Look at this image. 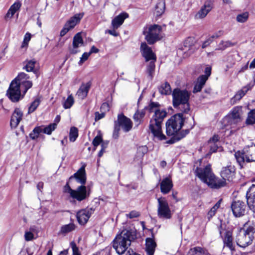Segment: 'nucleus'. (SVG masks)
<instances>
[{"instance_id":"obj_50","label":"nucleus","mask_w":255,"mask_h":255,"mask_svg":"<svg viewBox=\"0 0 255 255\" xmlns=\"http://www.w3.org/2000/svg\"><path fill=\"white\" fill-rule=\"evenodd\" d=\"M220 137L218 134H214L208 140V144H220Z\"/></svg>"},{"instance_id":"obj_21","label":"nucleus","mask_w":255,"mask_h":255,"mask_svg":"<svg viewBox=\"0 0 255 255\" xmlns=\"http://www.w3.org/2000/svg\"><path fill=\"white\" fill-rule=\"evenodd\" d=\"M84 44V41L81 36V33L79 32L76 34L73 39V48L70 50V52L72 54H75L79 52L77 48L82 46Z\"/></svg>"},{"instance_id":"obj_27","label":"nucleus","mask_w":255,"mask_h":255,"mask_svg":"<svg viewBox=\"0 0 255 255\" xmlns=\"http://www.w3.org/2000/svg\"><path fill=\"white\" fill-rule=\"evenodd\" d=\"M84 14L83 12L75 14L66 22L65 23L66 26H68L71 29L73 28L76 24L80 22L81 19L83 17Z\"/></svg>"},{"instance_id":"obj_30","label":"nucleus","mask_w":255,"mask_h":255,"mask_svg":"<svg viewBox=\"0 0 255 255\" xmlns=\"http://www.w3.org/2000/svg\"><path fill=\"white\" fill-rule=\"evenodd\" d=\"M223 239L224 246L229 248L231 250H235L233 244V238L232 233L230 231H226L225 236Z\"/></svg>"},{"instance_id":"obj_13","label":"nucleus","mask_w":255,"mask_h":255,"mask_svg":"<svg viewBox=\"0 0 255 255\" xmlns=\"http://www.w3.org/2000/svg\"><path fill=\"white\" fill-rule=\"evenodd\" d=\"M29 79V76L27 74L21 72L12 80L15 81L21 89L23 90V95H25L27 90L32 86V82Z\"/></svg>"},{"instance_id":"obj_31","label":"nucleus","mask_w":255,"mask_h":255,"mask_svg":"<svg viewBox=\"0 0 255 255\" xmlns=\"http://www.w3.org/2000/svg\"><path fill=\"white\" fill-rule=\"evenodd\" d=\"M194 126L195 122L194 121V118L192 117L191 119V122L189 125L187 127L188 128L185 130H182L179 133L176 135V141H178L184 137L187 134L189 133L190 130L193 128Z\"/></svg>"},{"instance_id":"obj_9","label":"nucleus","mask_w":255,"mask_h":255,"mask_svg":"<svg viewBox=\"0 0 255 255\" xmlns=\"http://www.w3.org/2000/svg\"><path fill=\"white\" fill-rule=\"evenodd\" d=\"M242 107L236 106L232 109L228 115L223 119L225 126L235 125L242 121Z\"/></svg>"},{"instance_id":"obj_40","label":"nucleus","mask_w":255,"mask_h":255,"mask_svg":"<svg viewBox=\"0 0 255 255\" xmlns=\"http://www.w3.org/2000/svg\"><path fill=\"white\" fill-rule=\"evenodd\" d=\"M249 17V12L245 11L238 14L236 17V20L240 23H245L248 20Z\"/></svg>"},{"instance_id":"obj_38","label":"nucleus","mask_w":255,"mask_h":255,"mask_svg":"<svg viewBox=\"0 0 255 255\" xmlns=\"http://www.w3.org/2000/svg\"><path fill=\"white\" fill-rule=\"evenodd\" d=\"M159 91L162 95H169L171 92V89L169 84L166 82L159 88Z\"/></svg>"},{"instance_id":"obj_16","label":"nucleus","mask_w":255,"mask_h":255,"mask_svg":"<svg viewBox=\"0 0 255 255\" xmlns=\"http://www.w3.org/2000/svg\"><path fill=\"white\" fill-rule=\"evenodd\" d=\"M94 209L86 208L79 211L76 214L78 223L80 225H85L88 222L91 215L94 213Z\"/></svg>"},{"instance_id":"obj_52","label":"nucleus","mask_w":255,"mask_h":255,"mask_svg":"<svg viewBox=\"0 0 255 255\" xmlns=\"http://www.w3.org/2000/svg\"><path fill=\"white\" fill-rule=\"evenodd\" d=\"M140 216L139 212L135 210L131 211L129 213L127 214L126 216L129 219H133L134 218H137Z\"/></svg>"},{"instance_id":"obj_43","label":"nucleus","mask_w":255,"mask_h":255,"mask_svg":"<svg viewBox=\"0 0 255 255\" xmlns=\"http://www.w3.org/2000/svg\"><path fill=\"white\" fill-rule=\"evenodd\" d=\"M78 136V128L75 127L71 128L69 133V139L70 141L74 142L75 141Z\"/></svg>"},{"instance_id":"obj_60","label":"nucleus","mask_w":255,"mask_h":255,"mask_svg":"<svg viewBox=\"0 0 255 255\" xmlns=\"http://www.w3.org/2000/svg\"><path fill=\"white\" fill-rule=\"evenodd\" d=\"M213 42V41L212 40V38H210L209 37L203 42L202 45V48H205L206 47H207V46H208L212 42Z\"/></svg>"},{"instance_id":"obj_33","label":"nucleus","mask_w":255,"mask_h":255,"mask_svg":"<svg viewBox=\"0 0 255 255\" xmlns=\"http://www.w3.org/2000/svg\"><path fill=\"white\" fill-rule=\"evenodd\" d=\"M165 8V3L163 0H159L156 3L155 8V13L156 16H160L164 13Z\"/></svg>"},{"instance_id":"obj_57","label":"nucleus","mask_w":255,"mask_h":255,"mask_svg":"<svg viewBox=\"0 0 255 255\" xmlns=\"http://www.w3.org/2000/svg\"><path fill=\"white\" fill-rule=\"evenodd\" d=\"M105 116V114L101 112V113H99L98 112H96L95 113V121L96 122L103 119Z\"/></svg>"},{"instance_id":"obj_4","label":"nucleus","mask_w":255,"mask_h":255,"mask_svg":"<svg viewBox=\"0 0 255 255\" xmlns=\"http://www.w3.org/2000/svg\"><path fill=\"white\" fill-rule=\"evenodd\" d=\"M190 93L186 90L178 88L174 89L172 92L173 107L184 114H188L190 111L189 100Z\"/></svg>"},{"instance_id":"obj_28","label":"nucleus","mask_w":255,"mask_h":255,"mask_svg":"<svg viewBox=\"0 0 255 255\" xmlns=\"http://www.w3.org/2000/svg\"><path fill=\"white\" fill-rule=\"evenodd\" d=\"M90 87L91 84L90 82H88L86 84H82L79 89L77 91L76 95L80 99H84L87 97Z\"/></svg>"},{"instance_id":"obj_23","label":"nucleus","mask_w":255,"mask_h":255,"mask_svg":"<svg viewBox=\"0 0 255 255\" xmlns=\"http://www.w3.org/2000/svg\"><path fill=\"white\" fill-rule=\"evenodd\" d=\"M213 8L211 3L209 1H206L204 4L201 7L200 9L195 15L196 19H202L206 16L208 13Z\"/></svg>"},{"instance_id":"obj_42","label":"nucleus","mask_w":255,"mask_h":255,"mask_svg":"<svg viewBox=\"0 0 255 255\" xmlns=\"http://www.w3.org/2000/svg\"><path fill=\"white\" fill-rule=\"evenodd\" d=\"M145 116V112L144 110L137 111L133 115V118L134 121L137 123V125H139L141 122L142 119Z\"/></svg>"},{"instance_id":"obj_24","label":"nucleus","mask_w":255,"mask_h":255,"mask_svg":"<svg viewBox=\"0 0 255 255\" xmlns=\"http://www.w3.org/2000/svg\"><path fill=\"white\" fill-rule=\"evenodd\" d=\"M23 113L19 108H16L13 113L10 120V126L11 128H15L18 125L22 120Z\"/></svg>"},{"instance_id":"obj_26","label":"nucleus","mask_w":255,"mask_h":255,"mask_svg":"<svg viewBox=\"0 0 255 255\" xmlns=\"http://www.w3.org/2000/svg\"><path fill=\"white\" fill-rule=\"evenodd\" d=\"M128 14L126 12L120 14L116 16L112 21V25L114 29L118 28L124 22L125 19L128 17Z\"/></svg>"},{"instance_id":"obj_41","label":"nucleus","mask_w":255,"mask_h":255,"mask_svg":"<svg viewBox=\"0 0 255 255\" xmlns=\"http://www.w3.org/2000/svg\"><path fill=\"white\" fill-rule=\"evenodd\" d=\"M41 102V99L39 97H36L34 100L31 103L29 108L28 114L33 113L38 107Z\"/></svg>"},{"instance_id":"obj_51","label":"nucleus","mask_w":255,"mask_h":255,"mask_svg":"<svg viewBox=\"0 0 255 255\" xmlns=\"http://www.w3.org/2000/svg\"><path fill=\"white\" fill-rule=\"evenodd\" d=\"M70 246L72 249L73 255H81L79 248L74 241L71 242Z\"/></svg>"},{"instance_id":"obj_55","label":"nucleus","mask_w":255,"mask_h":255,"mask_svg":"<svg viewBox=\"0 0 255 255\" xmlns=\"http://www.w3.org/2000/svg\"><path fill=\"white\" fill-rule=\"evenodd\" d=\"M100 110L101 112L105 114L110 110L109 104L107 103H103L101 106Z\"/></svg>"},{"instance_id":"obj_7","label":"nucleus","mask_w":255,"mask_h":255,"mask_svg":"<svg viewBox=\"0 0 255 255\" xmlns=\"http://www.w3.org/2000/svg\"><path fill=\"white\" fill-rule=\"evenodd\" d=\"M235 156L241 167H243L245 162L255 161V144L245 146L242 151L236 152Z\"/></svg>"},{"instance_id":"obj_32","label":"nucleus","mask_w":255,"mask_h":255,"mask_svg":"<svg viewBox=\"0 0 255 255\" xmlns=\"http://www.w3.org/2000/svg\"><path fill=\"white\" fill-rule=\"evenodd\" d=\"M207 81V78L205 77H199L193 89V93L200 92Z\"/></svg>"},{"instance_id":"obj_3","label":"nucleus","mask_w":255,"mask_h":255,"mask_svg":"<svg viewBox=\"0 0 255 255\" xmlns=\"http://www.w3.org/2000/svg\"><path fill=\"white\" fill-rule=\"evenodd\" d=\"M136 239V233L135 230L125 229L113 241V248L118 254L122 255L130 246L131 242Z\"/></svg>"},{"instance_id":"obj_20","label":"nucleus","mask_w":255,"mask_h":255,"mask_svg":"<svg viewBox=\"0 0 255 255\" xmlns=\"http://www.w3.org/2000/svg\"><path fill=\"white\" fill-rule=\"evenodd\" d=\"M206 183L213 189H219L226 185L225 180L216 177L214 174Z\"/></svg>"},{"instance_id":"obj_39","label":"nucleus","mask_w":255,"mask_h":255,"mask_svg":"<svg viewBox=\"0 0 255 255\" xmlns=\"http://www.w3.org/2000/svg\"><path fill=\"white\" fill-rule=\"evenodd\" d=\"M246 124L247 125H253L255 124V109L251 110L248 113Z\"/></svg>"},{"instance_id":"obj_63","label":"nucleus","mask_w":255,"mask_h":255,"mask_svg":"<svg viewBox=\"0 0 255 255\" xmlns=\"http://www.w3.org/2000/svg\"><path fill=\"white\" fill-rule=\"evenodd\" d=\"M15 13V12H14L12 10H10V9L9 8L7 12L5 15V19H6L7 18H11L13 16Z\"/></svg>"},{"instance_id":"obj_15","label":"nucleus","mask_w":255,"mask_h":255,"mask_svg":"<svg viewBox=\"0 0 255 255\" xmlns=\"http://www.w3.org/2000/svg\"><path fill=\"white\" fill-rule=\"evenodd\" d=\"M195 173L196 175L205 183L213 174L210 164H208L204 168L197 167Z\"/></svg>"},{"instance_id":"obj_62","label":"nucleus","mask_w":255,"mask_h":255,"mask_svg":"<svg viewBox=\"0 0 255 255\" xmlns=\"http://www.w3.org/2000/svg\"><path fill=\"white\" fill-rule=\"evenodd\" d=\"M217 210V209L213 206L208 212V215L209 217L210 218H212L213 216H214Z\"/></svg>"},{"instance_id":"obj_2","label":"nucleus","mask_w":255,"mask_h":255,"mask_svg":"<svg viewBox=\"0 0 255 255\" xmlns=\"http://www.w3.org/2000/svg\"><path fill=\"white\" fill-rule=\"evenodd\" d=\"M86 166V164L84 163L82 167L69 178V180L75 179L77 182L81 184L80 186H78L76 189L74 190L71 189L69 183H67L63 188L64 192L68 193L72 198L76 199L79 202L86 200L90 194V191L88 190L85 186L87 180Z\"/></svg>"},{"instance_id":"obj_1","label":"nucleus","mask_w":255,"mask_h":255,"mask_svg":"<svg viewBox=\"0 0 255 255\" xmlns=\"http://www.w3.org/2000/svg\"><path fill=\"white\" fill-rule=\"evenodd\" d=\"M159 107L160 104L158 103L151 102L144 109L150 113H154L149 121L148 132L151 133L154 138L159 140H163L166 137L162 132V124L167 115V113L164 110H160Z\"/></svg>"},{"instance_id":"obj_53","label":"nucleus","mask_w":255,"mask_h":255,"mask_svg":"<svg viewBox=\"0 0 255 255\" xmlns=\"http://www.w3.org/2000/svg\"><path fill=\"white\" fill-rule=\"evenodd\" d=\"M21 5V4L19 1H16L11 5L9 8L10 9V10H12L14 12H16V11L20 8Z\"/></svg>"},{"instance_id":"obj_12","label":"nucleus","mask_w":255,"mask_h":255,"mask_svg":"<svg viewBox=\"0 0 255 255\" xmlns=\"http://www.w3.org/2000/svg\"><path fill=\"white\" fill-rule=\"evenodd\" d=\"M253 238L245 232V228H240L238 230L236 237L237 244L240 247L245 248L251 245L253 242Z\"/></svg>"},{"instance_id":"obj_46","label":"nucleus","mask_w":255,"mask_h":255,"mask_svg":"<svg viewBox=\"0 0 255 255\" xmlns=\"http://www.w3.org/2000/svg\"><path fill=\"white\" fill-rule=\"evenodd\" d=\"M36 63V61L34 60H30L27 62L26 64L24 66V69L27 72H31L34 71V68L35 67V64Z\"/></svg>"},{"instance_id":"obj_22","label":"nucleus","mask_w":255,"mask_h":255,"mask_svg":"<svg viewBox=\"0 0 255 255\" xmlns=\"http://www.w3.org/2000/svg\"><path fill=\"white\" fill-rule=\"evenodd\" d=\"M173 186L171 177H165L160 183L161 192L163 194H167L170 192Z\"/></svg>"},{"instance_id":"obj_49","label":"nucleus","mask_w":255,"mask_h":255,"mask_svg":"<svg viewBox=\"0 0 255 255\" xmlns=\"http://www.w3.org/2000/svg\"><path fill=\"white\" fill-rule=\"evenodd\" d=\"M103 141L102 136L101 135H98L94 138L92 144L95 147L98 146Z\"/></svg>"},{"instance_id":"obj_36","label":"nucleus","mask_w":255,"mask_h":255,"mask_svg":"<svg viewBox=\"0 0 255 255\" xmlns=\"http://www.w3.org/2000/svg\"><path fill=\"white\" fill-rule=\"evenodd\" d=\"M40 127L41 129V132H43L44 133L50 135L51 134L52 132L56 129L57 127V124L52 123L46 127H44V126Z\"/></svg>"},{"instance_id":"obj_61","label":"nucleus","mask_w":255,"mask_h":255,"mask_svg":"<svg viewBox=\"0 0 255 255\" xmlns=\"http://www.w3.org/2000/svg\"><path fill=\"white\" fill-rule=\"evenodd\" d=\"M116 29H108V30H106L105 32L106 33H108L109 34L112 35H113L114 36H118L119 35V33L117 32L116 30H115Z\"/></svg>"},{"instance_id":"obj_37","label":"nucleus","mask_w":255,"mask_h":255,"mask_svg":"<svg viewBox=\"0 0 255 255\" xmlns=\"http://www.w3.org/2000/svg\"><path fill=\"white\" fill-rule=\"evenodd\" d=\"M207 251L200 247H196L191 248L188 252L189 255H203L206 254Z\"/></svg>"},{"instance_id":"obj_34","label":"nucleus","mask_w":255,"mask_h":255,"mask_svg":"<svg viewBox=\"0 0 255 255\" xmlns=\"http://www.w3.org/2000/svg\"><path fill=\"white\" fill-rule=\"evenodd\" d=\"M76 228V226L73 223H71L63 225L60 228V232L62 234L65 235L74 231Z\"/></svg>"},{"instance_id":"obj_8","label":"nucleus","mask_w":255,"mask_h":255,"mask_svg":"<svg viewBox=\"0 0 255 255\" xmlns=\"http://www.w3.org/2000/svg\"><path fill=\"white\" fill-rule=\"evenodd\" d=\"M161 31V26L154 24L144 27L142 33L147 43L151 45L160 40Z\"/></svg>"},{"instance_id":"obj_47","label":"nucleus","mask_w":255,"mask_h":255,"mask_svg":"<svg viewBox=\"0 0 255 255\" xmlns=\"http://www.w3.org/2000/svg\"><path fill=\"white\" fill-rule=\"evenodd\" d=\"M248 235H250L252 238L254 239V234L255 233V223H253L250 224L246 229H245Z\"/></svg>"},{"instance_id":"obj_18","label":"nucleus","mask_w":255,"mask_h":255,"mask_svg":"<svg viewBox=\"0 0 255 255\" xmlns=\"http://www.w3.org/2000/svg\"><path fill=\"white\" fill-rule=\"evenodd\" d=\"M235 168L231 165L223 167L221 171L220 175L224 180L232 181L235 176Z\"/></svg>"},{"instance_id":"obj_48","label":"nucleus","mask_w":255,"mask_h":255,"mask_svg":"<svg viewBox=\"0 0 255 255\" xmlns=\"http://www.w3.org/2000/svg\"><path fill=\"white\" fill-rule=\"evenodd\" d=\"M209 145L210 146V151L209 153L207 154V156L217 152L218 149L221 147L220 144H209Z\"/></svg>"},{"instance_id":"obj_17","label":"nucleus","mask_w":255,"mask_h":255,"mask_svg":"<svg viewBox=\"0 0 255 255\" xmlns=\"http://www.w3.org/2000/svg\"><path fill=\"white\" fill-rule=\"evenodd\" d=\"M140 51L146 62L156 60V56L151 48L145 42H142L140 45Z\"/></svg>"},{"instance_id":"obj_25","label":"nucleus","mask_w":255,"mask_h":255,"mask_svg":"<svg viewBox=\"0 0 255 255\" xmlns=\"http://www.w3.org/2000/svg\"><path fill=\"white\" fill-rule=\"evenodd\" d=\"M156 243L153 238H147L145 240V251L147 255H153Z\"/></svg>"},{"instance_id":"obj_5","label":"nucleus","mask_w":255,"mask_h":255,"mask_svg":"<svg viewBox=\"0 0 255 255\" xmlns=\"http://www.w3.org/2000/svg\"><path fill=\"white\" fill-rule=\"evenodd\" d=\"M187 118L183 117V113H178L172 116L166 123V132L171 136L177 133L182 128Z\"/></svg>"},{"instance_id":"obj_14","label":"nucleus","mask_w":255,"mask_h":255,"mask_svg":"<svg viewBox=\"0 0 255 255\" xmlns=\"http://www.w3.org/2000/svg\"><path fill=\"white\" fill-rule=\"evenodd\" d=\"M231 207L234 216L241 217L247 213V206L246 204L241 200H236L232 202Z\"/></svg>"},{"instance_id":"obj_54","label":"nucleus","mask_w":255,"mask_h":255,"mask_svg":"<svg viewBox=\"0 0 255 255\" xmlns=\"http://www.w3.org/2000/svg\"><path fill=\"white\" fill-rule=\"evenodd\" d=\"M90 55V53L89 52H84L82 57L80 58V60L79 62V65H82L85 61H86Z\"/></svg>"},{"instance_id":"obj_11","label":"nucleus","mask_w":255,"mask_h":255,"mask_svg":"<svg viewBox=\"0 0 255 255\" xmlns=\"http://www.w3.org/2000/svg\"><path fill=\"white\" fill-rule=\"evenodd\" d=\"M23 90L21 89L15 81H12L7 90L6 95L12 102H17L24 95L23 94L21 97V93H23Z\"/></svg>"},{"instance_id":"obj_64","label":"nucleus","mask_w":255,"mask_h":255,"mask_svg":"<svg viewBox=\"0 0 255 255\" xmlns=\"http://www.w3.org/2000/svg\"><path fill=\"white\" fill-rule=\"evenodd\" d=\"M147 151V148L146 146H140L138 148V151L141 152L142 154H144Z\"/></svg>"},{"instance_id":"obj_29","label":"nucleus","mask_w":255,"mask_h":255,"mask_svg":"<svg viewBox=\"0 0 255 255\" xmlns=\"http://www.w3.org/2000/svg\"><path fill=\"white\" fill-rule=\"evenodd\" d=\"M251 89V87L250 85L243 87L242 89L239 90L234 97L231 99V102L235 104L237 101H240Z\"/></svg>"},{"instance_id":"obj_19","label":"nucleus","mask_w":255,"mask_h":255,"mask_svg":"<svg viewBox=\"0 0 255 255\" xmlns=\"http://www.w3.org/2000/svg\"><path fill=\"white\" fill-rule=\"evenodd\" d=\"M247 204L253 210H255V184H253L246 194Z\"/></svg>"},{"instance_id":"obj_59","label":"nucleus","mask_w":255,"mask_h":255,"mask_svg":"<svg viewBox=\"0 0 255 255\" xmlns=\"http://www.w3.org/2000/svg\"><path fill=\"white\" fill-rule=\"evenodd\" d=\"M70 29H71L68 26H66V25L65 24L63 28L60 31V36L62 37L64 36Z\"/></svg>"},{"instance_id":"obj_45","label":"nucleus","mask_w":255,"mask_h":255,"mask_svg":"<svg viewBox=\"0 0 255 255\" xmlns=\"http://www.w3.org/2000/svg\"><path fill=\"white\" fill-rule=\"evenodd\" d=\"M74 103V100L73 96L70 95H69L66 101L63 103V107L64 109H69L73 105Z\"/></svg>"},{"instance_id":"obj_56","label":"nucleus","mask_w":255,"mask_h":255,"mask_svg":"<svg viewBox=\"0 0 255 255\" xmlns=\"http://www.w3.org/2000/svg\"><path fill=\"white\" fill-rule=\"evenodd\" d=\"M34 238L33 234L31 232H25L24 234V239L26 241H30L33 240Z\"/></svg>"},{"instance_id":"obj_35","label":"nucleus","mask_w":255,"mask_h":255,"mask_svg":"<svg viewBox=\"0 0 255 255\" xmlns=\"http://www.w3.org/2000/svg\"><path fill=\"white\" fill-rule=\"evenodd\" d=\"M155 61L156 60L149 61V63L147 65L146 72L148 74V76L150 79H152L154 76L155 68Z\"/></svg>"},{"instance_id":"obj_58","label":"nucleus","mask_w":255,"mask_h":255,"mask_svg":"<svg viewBox=\"0 0 255 255\" xmlns=\"http://www.w3.org/2000/svg\"><path fill=\"white\" fill-rule=\"evenodd\" d=\"M205 74L202 75L199 77H205L207 78V80H208L209 77L210 76L211 74V68L210 67H207L205 69Z\"/></svg>"},{"instance_id":"obj_6","label":"nucleus","mask_w":255,"mask_h":255,"mask_svg":"<svg viewBox=\"0 0 255 255\" xmlns=\"http://www.w3.org/2000/svg\"><path fill=\"white\" fill-rule=\"evenodd\" d=\"M132 128V122L128 118L123 114H119L116 121L114 122V129L113 132V137L118 139L121 128L125 132L129 131Z\"/></svg>"},{"instance_id":"obj_10","label":"nucleus","mask_w":255,"mask_h":255,"mask_svg":"<svg viewBox=\"0 0 255 255\" xmlns=\"http://www.w3.org/2000/svg\"><path fill=\"white\" fill-rule=\"evenodd\" d=\"M157 216L159 218L170 219L172 217L171 211L165 197L157 199Z\"/></svg>"},{"instance_id":"obj_44","label":"nucleus","mask_w":255,"mask_h":255,"mask_svg":"<svg viewBox=\"0 0 255 255\" xmlns=\"http://www.w3.org/2000/svg\"><path fill=\"white\" fill-rule=\"evenodd\" d=\"M41 132V127H36L29 134V137L32 139H35L39 136Z\"/></svg>"}]
</instances>
